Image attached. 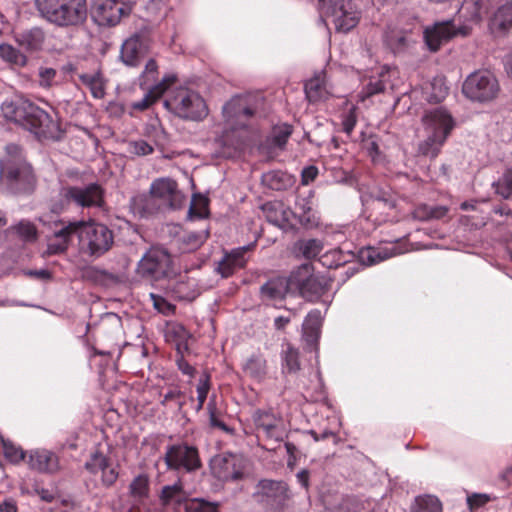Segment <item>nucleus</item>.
Wrapping results in <instances>:
<instances>
[{
	"label": "nucleus",
	"mask_w": 512,
	"mask_h": 512,
	"mask_svg": "<svg viewBox=\"0 0 512 512\" xmlns=\"http://www.w3.org/2000/svg\"><path fill=\"white\" fill-rule=\"evenodd\" d=\"M3 116L30 132L38 139H54L59 132V125L50 114L26 99L5 100L0 102Z\"/></svg>",
	"instance_id": "f257e3e1"
},
{
	"label": "nucleus",
	"mask_w": 512,
	"mask_h": 512,
	"mask_svg": "<svg viewBox=\"0 0 512 512\" xmlns=\"http://www.w3.org/2000/svg\"><path fill=\"white\" fill-rule=\"evenodd\" d=\"M35 6L43 19L60 28L78 27L87 19L86 0H35Z\"/></svg>",
	"instance_id": "f03ea898"
},
{
	"label": "nucleus",
	"mask_w": 512,
	"mask_h": 512,
	"mask_svg": "<svg viewBox=\"0 0 512 512\" xmlns=\"http://www.w3.org/2000/svg\"><path fill=\"white\" fill-rule=\"evenodd\" d=\"M135 205L145 214L157 212L161 205L171 209H179L184 201V195L179 191L176 181L161 178L153 181L149 194H142L135 198Z\"/></svg>",
	"instance_id": "7ed1b4c3"
},
{
	"label": "nucleus",
	"mask_w": 512,
	"mask_h": 512,
	"mask_svg": "<svg viewBox=\"0 0 512 512\" xmlns=\"http://www.w3.org/2000/svg\"><path fill=\"white\" fill-rule=\"evenodd\" d=\"M423 122L430 134L419 143L418 152L423 156L434 159L439 155L442 146L450 135L454 127V121L446 110L436 108L424 115Z\"/></svg>",
	"instance_id": "20e7f679"
},
{
	"label": "nucleus",
	"mask_w": 512,
	"mask_h": 512,
	"mask_svg": "<svg viewBox=\"0 0 512 512\" xmlns=\"http://www.w3.org/2000/svg\"><path fill=\"white\" fill-rule=\"evenodd\" d=\"M165 107L175 116L189 121H201L208 115L203 97L188 88H180L164 101Z\"/></svg>",
	"instance_id": "39448f33"
},
{
	"label": "nucleus",
	"mask_w": 512,
	"mask_h": 512,
	"mask_svg": "<svg viewBox=\"0 0 512 512\" xmlns=\"http://www.w3.org/2000/svg\"><path fill=\"white\" fill-rule=\"evenodd\" d=\"M292 294L298 293L307 301L318 300L331 288V280L323 275L315 274L311 263L298 266L290 274Z\"/></svg>",
	"instance_id": "423d86ee"
},
{
	"label": "nucleus",
	"mask_w": 512,
	"mask_h": 512,
	"mask_svg": "<svg viewBox=\"0 0 512 512\" xmlns=\"http://www.w3.org/2000/svg\"><path fill=\"white\" fill-rule=\"evenodd\" d=\"M81 250L93 257L105 254L113 245V232L104 224L94 221H75Z\"/></svg>",
	"instance_id": "0eeeda50"
},
{
	"label": "nucleus",
	"mask_w": 512,
	"mask_h": 512,
	"mask_svg": "<svg viewBox=\"0 0 512 512\" xmlns=\"http://www.w3.org/2000/svg\"><path fill=\"white\" fill-rule=\"evenodd\" d=\"M104 191L97 183H90L84 187L63 186L58 198L52 201L51 210L54 213H61L71 203L77 206L99 207L103 203Z\"/></svg>",
	"instance_id": "6e6552de"
},
{
	"label": "nucleus",
	"mask_w": 512,
	"mask_h": 512,
	"mask_svg": "<svg viewBox=\"0 0 512 512\" xmlns=\"http://www.w3.org/2000/svg\"><path fill=\"white\" fill-rule=\"evenodd\" d=\"M464 95L480 103L494 100L500 91L499 83L495 76L487 71H477L469 75L463 83Z\"/></svg>",
	"instance_id": "1a4fd4ad"
},
{
	"label": "nucleus",
	"mask_w": 512,
	"mask_h": 512,
	"mask_svg": "<svg viewBox=\"0 0 512 512\" xmlns=\"http://www.w3.org/2000/svg\"><path fill=\"white\" fill-rule=\"evenodd\" d=\"M133 10L131 0H94L92 15L99 26L114 27Z\"/></svg>",
	"instance_id": "9d476101"
},
{
	"label": "nucleus",
	"mask_w": 512,
	"mask_h": 512,
	"mask_svg": "<svg viewBox=\"0 0 512 512\" xmlns=\"http://www.w3.org/2000/svg\"><path fill=\"white\" fill-rule=\"evenodd\" d=\"M137 272L145 278L160 280L172 273V257L162 248H151L139 261Z\"/></svg>",
	"instance_id": "9b49d317"
},
{
	"label": "nucleus",
	"mask_w": 512,
	"mask_h": 512,
	"mask_svg": "<svg viewBox=\"0 0 512 512\" xmlns=\"http://www.w3.org/2000/svg\"><path fill=\"white\" fill-rule=\"evenodd\" d=\"M164 462L169 470H184L188 473L194 472L202 466L198 449L187 443L168 446Z\"/></svg>",
	"instance_id": "f8f14e48"
},
{
	"label": "nucleus",
	"mask_w": 512,
	"mask_h": 512,
	"mask_svg": "<svg viewBox=\"0 0 512 512\" xmlns=\"http://www.w3.org/2000/svg\"><path fill=\"white\" fill-rule=\"evenodd\" d=\"M471 31L472 27L467 23L456 27L454 20L436 22L434 25L425 28L424 40L430 51L437 52L442 44L458 35L466 37L470 35Z\"/></svg>",
	"instance_id": "ddd939ff"
},
{
	"label": "nucleus",
	"mask_w": 512,
	"mask_h": 512,
	"mask_svg": "<svg viewBox=\"0 0 512 512\" xmlns=\"http://www.w3.org/2000/svg\"><path fill=\"white\" fill-rule=\"evenodd\" d=\"M255 496L267 510L282 512L289 500L288 485L284 481L270 479L260 480L256 486Z\"/></svg>",
	"instance_id": "4468645a"
},
{
	"label": "nucleus",
	"mask_w": 512,
	"mask_h": 512,
	"mask_svg": "<svg viewBox=\"0 0 512 512\" xmlns=\"http://www.w3.org/2000/svg\"><path fill=\"white\" fill-rule=\"evenodd\" d=\"M160 500L164 506L172 503L181 505L185 503L187 512H218V504L200 498L187 500L186 493L181 482L171 486H164L160 494Z\"/></svg>",
	"instance_id": "2eb2a0df"
},
{
	"label": "nucleus",
	"mask_w": 512,
	"mask_h": 512,
	"mask_svg": "<svg viewBox=\"0 0 512 512\" xmlns=\"http://www.w3.org/2000/svg\"><path fill=\"white\" fill-rule=\"evenodd\" d=\"M3 174L8 190L13 194H31L36 188L37 179L30 164L10 165Z\"/></svg>",
	"instance_id": "dca6fc26"
},
{
	"label": "nucleus",
	"mask_w": 512,
	"mask_h": 512,
	"mask_svg": "<svg viewBox=\"0 0 512 512\" xmlns=\"http://www.w3.org/2000/svg\"><path fill=\"white\" fill-rule=\"evenodd\" d=\"M246 460L237 454L223 453L210 462L211 473L220 481H237L244 477Z\"/></svg>",
	"instance_id": "f3484780"
},
{
	"label": "nucleus",
	"mask_w": 512,
	"mask_h": 512,
	"mask_svg": "<svg viewBox=\"0 0 512 512\" xmlns=\"http://www.w3.org/2000/svg\"><path fill=\"white\" fill-rule=\"evenodd\" d=\"M151 39L147 32H138L124 41L121 47V59L128 66H137L149 52Z\"/></svg>",
	"instance_id": "a211bd4d"
},
{
	"label": "nucleus",
	"mask_w": 512,
	"mask_h": 512,
	"mask_svg": "<svg viewBox=\"0 0 512 512\" xmlns=\"http://www.w3.org/2000/svg\"><path fill=\"white\" fill-rule=\"evenodd\" d=\"M256 109L249 104L248 98L235 97L223 107L225 119L233 125L244 128L247 122L255 115Z\"/></svg>",
	"instance_id": "6ab92c4d"
},
{
	"label": "nucleus",
	"mask_w": 512,
	"mask_h": 512,
	"mask_svg": "<svg viewBox=\"0 0 512 512\" xmlns=\"http://www.w3.org/2000/svg\"><path fill=\"white\" fill-rule=\"evenodd\" d=\"M252 420L257 431L262 432L266 439L277 442L282 440L281 418L271 409H256L252 414Z\"/></svg>",
	"instance_id": "aec40b11"
},
{
	"label": "nucleus",
	"mask_w": 512,
	"mask_h": 512,
	"mask_svg": "<svg viewBox=\"0 0 512 512\" xmlns=\"http://www.w3.org/2000/svg\"><path fill=\"white\" fill-rule=\"evenodd\" d=\"M326 15L332 17L337 31L345 33L356 27L360 20V14L351 1L342 3L339 7L329 11V14Z\"/></svg>",
	"instance_id": "412c9836"
},
{
	"label": "nucleus",
	"mask_w": 512,
	"mask_h": 512,
	"mask_svg": "<svg viewBox=\"0 0 512 512\" xmlns=\"http://www.w3.org/2000/svg\"><path fill=\"white\" fill-rule=\"evenodd\" d=\"M254 246L255 244H250L225 253L224 257L218 262L217 272L221 274L222 277L228 278L232 276L236 270L244 268L247 263L245 254L252 250Z\"/></svg>",
	"instance_id": "4be33fe9"
},
{
	"label": "nucleus",
	"mask_w": 512,
	"mask_h": 512,
	"mask_svg": "<svg viewBox=\"0 0 512 512\" xmlns=\"http://www.w3.org/2000/svg\"><path fill=\"white\" fill-rule=\"evenodd\" d=\"M60 228L55 230L53 235L48 239L47 253L56 255L65 252L68 249L73 236H77V226L75 222L67 224L60 223Z\"/></svg>",
	"instance_id": "5701e85b"
},
{
	"label": "nucleus",
	"mask_w": 512,
	"mask_h": 512,
	"mask_svg": "<svg viewBox=\"0 0 512 512\" xmlns=\"http://www.w3.org/2000/svg\"><path fill=\"white\" fill-rule=\"evenodd\" d=\"M288 293H292L290 276L270 279L260 288L261 297L273 301L283 300Z\"/></svg>",
	"instance_id": "b1692460"
},
{
	"label": "nucleus",
	"mask_w": 512,
	"mask_h": 512,
	"mask_svg": "<svg viewBox=\"0 0 512 512\" xmlns=\"http://www.w3.org/2000/svg\"><path fill=\"white\" fill-rule=\"evenodd\" d=\"M29 465L31 468L45 473H55L59 470L58 456L48 450H35L29 456Z\"/></svg>",
	"instance_id": "393cba45"
},
{
	"label": "nucleus",
	"mask_w": 512,
	"mask_h": 512,
	"mask_svg": "<svg viewBox=\"0 0 512 512\" xmlns=\"http://www.w3.org/2000/svg\"><path fill=\"white\" fill-rule=\"evenodd\" d=\"M176 81L175 76H167L161 82L153 86L139 101L133 102L131 107L137 111H145L154 104L166 90Z\"/></svg>",
	"instance_id": "a878e982"
},
{
	"label": "nucleus",
	"mask_w": 512,
	"mask_h": 512,
	"mask_svg": "<svg viewBox=\"0 0 512 512\" xmlns=\"http://www.w3.org/2000/svg\"><path fill=\"white\" fill-rule=\"evenodd\" d=\"M384 43L394 54H401L409 50L414 41L408 32L390 29L385 33Z\"/></svg>",
	"instance_id": "bb28decb"
},
{
	"label": "nucleus",
	"mask_w": 512,
	"mask_h": 512,
	"mask_svg": "<svg viewBox=\"0 0 512 512\" xmlns=\"http://www.w3.org/2000/svg\"><path fill=\"white\" fill-rule=\"evenodd\" d=\"M266 219L275 226L284 227L289 222L291 211L280 201H269L261 206Z\"/></svg>",
	"instance_id": "cd10ccee"
},
{
	"label": "nucleus",
	"mask_w": 512,
	"mask_h": 512,
	"mask_svg": "<svg viewBox=\"0 0 512 512\" xmlns=\"http://www.w3.org/2000/svg\"><path fill=\"white\" fill-rule=\"evenodd\" d=\"M262 184L274 191H283L292 187L295 179L292 175L281 170H271L261 177Z\"/></svg>",
	"instance_id": "c85d7f7f"
},
{
	"label": "nucleus",
	"mask_w": 512,
	"mask_h": 512,
	"mask_svg": "<svg viewBox=\"0 0 512 512\" xmlns=\"http://www.w3.org/2000/svg\"><path fill=\"white\" fill-rule=\"evenodd\" d=\"M304 90L306 98L310 103H317L328 99L329 92L326 88L325 75L318 74L306 81Z\"/></svg>",
	"instance_id": "c756f323"
},
{
	"label": "nucleus",
	"mask_w": 512,
	"mask_h": 512,
	"mask_svg": "<svg viewBox=\"0 0 512 512\" xmlns=\"http://www.w3.org/2000/svg\"><path fill=\"white\" fill-rule=\"evenodd\" d=\"M243 370L251 378L262 381L268 373L267 360L262 353H254L247 358Z\"/></svg>",
	"instance_id": "7c9ffc66"
},
{
	"label": "nucleus",
	"mask_w": 512,
	"mask_h": 512,
	"mask_svg": "<svg viewBox=\"0 0 512 512\" xmlns=\"http://www.w3.org/2000/svg\"><path fill=\"white\" fill-rule=\"evenodd\" d=\"M487 11V0H464L459 14L469 22L478 23Z\"/></svg>",
	"instance_id": "2f4dec72"
},
{
	"label": "nucleus",
	"mask_w": 512,
	"mask_h": 512,
	"mask_svg": "<svg viewBox=\"0 0 512 512\" xmlns=\"http://www.w3.org/2000/svg\"><path fill=\"white\" fill-rule=\"evenodd\" d=\"M16 40L25 49L38 51L42 48L45 34L42 29L35 27L18 34Z\"/></svg>",
	"instance_id": "473e14b6"
},
{
	"label": "nucleus",
	"mask_w": 512,
	"mask_h": 512,
	"mask_svg": "<svg viewBox=\"0 0 512 512\" xmlns=\"http://www.w3.org/2000/svg\"><path fill=\"white\" fill-rule=\"evenodd\" d=\"M79 79L83 85L89 90L93 98L102 99L105 96V80L101 72L93 74L83 73L79 75Z\"/></svg>",
	"instance_id": "72a5a7b5"
},
{
	"label": "nucleus",
	"mask_w": 512,
	"mask_h": 512,
	"mask_svg": "<svg viewBox=\"0 0 512 512\" xmlns=\"http://www.w3.org/2000/svg\"><path fill=\"white\" fill-rule=\"evenodd\" d=\"M491 24L500 32H507L512 28V0L507 1L497 9Z\"/></svg>",
	"instance_id": "f704fd0d"
},
{
	"label": "nucleus",
	"mask_w": 512,
	"mask_h": 512,
	"mask_svg": "<svg viewBox=\"0 0 512 512\" xmlns=\"http://www.w3.org/2000/svg\"><path fill=\"white\" fill-rule=\"evenodd\" d=\"M209 232L207 230L198 232H186L181 238L180 249L184 253L193 252L199 249L208 239Z\"/></svg>",
	"instance_id": "c9c22d12"
},
{
	"label": "nucleus",
	"mask_w": 512,
	"mask_h": 512,
	"mask_svg": "<svg viewBox=\"0 0 512 512\" xmlns=\"http://www.w3.org/2000/svg\"><path fill=\"white\" fill-rule=\"evenodd\" d=\"M0 57L13 68H23L27 64V56L10 44H0Z\"/></svg>",
	"instance_id": "e433bc0d"
},
{
	"label": "nucleus",
	"mask_w": 512,
	"mask_h": 512,
	"mask_svg": "<svg viewBox=\"0 0 512 512\" xmlns=\"http://www.w3.org/2000/svg\"><path fill=\"white\" fill-rule=\"evenodd\" d=\"M321 326V313L319 310H312L308 313L303 329L308 342H315L319 336Z\"/></svg>",
	"instance_id": "4c0bfd02"
},
{
	"label": "nucleus",
	"mask_w": 512,
	"mask_h": 512,
	"mask_svg": "<svg viewBox=\"0 0 512 512\" xmlns=\"http://www.w3.org/2000/svg\"><path fill=\"white\" fill-rule=\"evenodd\" d=\"M443 507L441 501L432 495L419 496L415 500V505L411 512H442Z\"/></svg>",
	"instance_id": "58836bf2"
},
{
	"label": "nucleus",
	"mask_w": 512,
	"mask_h": 512,
	"mask_svg": "<svg viewBox=\"0 0 512 512\" xmlns=\"http://www.w3.org/2000/svg\"><path fill=\"white\" fill-rule=\"evenodd\" d=\"M282 370L287 373L300 370L299 351L290 344L282 351Z\"/></svg>",
	"instance_id": "ea45409f"
},
{
	"label": "nucleus",
	"mask_w": 512,
	"mask_h": 512,
	"mask_svg": "<svg viewBox=\"0 0 512 512\" xmlns=\"http://www.w3.org/2000/svg\"><path fill=\"white\" fill-rule=\"evenodd\" d=\"M8 232L16 233L26 242H34L37 239V228L28 220H21L18 224L11 226Z\"/></svg>",
	"instance_id": "a19ab883"
},
{
	"label": "nucleus",
	"mask_w": 512,
	"mask_h": 512,
	"mask_svg": "<svg viewBox=\"0 0 512 512\" xmlns=\"http://www.w3.org/2000/svg\"><path fill=\"white\" fill-rule=\"evenodd\" d=\"M209 414V423L211 427L218 428L226 433H232V429L229 428L224 421L221 419L222 413L216 406V396L213 395L207 405Z\"/></svg>",
	"instance_id": "79ce46f5"
},
{
	"label": "nucleus",
	"mask_w": 512,
	"mask_h": 512,
	"mask_svg": "<svg viewBox=\"0 0 512 512\" xmlns=\"http://www.w3.org/2000/svg\"><path fill=\"white\" fill-rule=\"evenodd\" d=\"M208 199L202 195H194L189 208L191 218H205L208 216Z\"/></svg>",
	"instance_id": "37998d69"
},
{
	"label": "nucleus",
	"mask_w": 512,
	"mask_h": 512,
	"mask_svg": "<svg viewBox=\"0 0 512 512\" xmlns=\"http://www.w3.org/2000/svg\"><path fill=\"white\" fill-rule=\"evenodd\" d=\"M130 494L134 498L142 499L148 496L149 493V480L146 475H138L131 482L130 486Z\"/></svg>",
	"instance_id": "c03bdc74"
},
{
	"label": "nucleus",
	"mask_w": 512,
	"mask_h": 512,
	"mask_svg": "<svg viewBox=\"0 0 512 512\" xmlns=\"http://www.w3.org/2000/svg\"><path fill=\"white\" fill-rule=\"evenodd\" d=\"M1 448L4 457L11 463H18L24 459L23 450L9 440L1 438Z\"/></svg>",
	"instance_id": "a18cd8bd"
},
{
	"label": "nucleus",
	"mask_w": 512,
	"mask_h": 512,
	"mask_svg": "<svg viewBox=\"0 0 512 512\" xmlns=\"http://www.w3.org/2000/svg\"><path fill=\"white\" fill-rule=\"evenodd\" d=\"M291 134L292 126L288 124L276 126L272 130L271 143L278 148H284Z\"/></svg>",
	"instance_id": "49530a36"
},
{
	"label": "nucleus",
	"mask_w": 512,
	"mask_h": 512,
	"mask_svg": "<svg viewBox=\"0 0 512 512\" xmlns=\"http://www.w3.org/2000/svg\"><path fill=\"white\" fill-rule=\"evenodd\" d=\"M495 192L507 199L512 195V168L507 169L494 184Z\"/></svg>",
	"instance_id": "de8ad7c7"
},
{
	"label": "nucleus",
	"mask_w": 512,
	"mask_h": 512,
	"mask_svg": "<svg viewBox=\"0 0 512 512\" xmlns=\"http://www.w3.org/2000/svg\"><path fill=\"white\" fill-rule=\"evenodd\" d=\"M108 462L109 459L103 453L96 451L86 461L85 469L91 474H97L106 467Z\"/></svg>",
	"instance_id": "09e8293b"
},
{
	"label": "nucleus",
	"mask_w": 512,
	"mask_h": 512,
	"mask_svg": "<svg viewBox=\"0 0 512 512\" xmlns=\"http://www.w3.org/2000/svg\"><path fill=\"white\" fill-rule=\"evenodd\" d=\"M210 388H211V376L209 374L205 373L199 379V382H198L197 388H196L197 401H198V404L196 407L197 411H200L203 408L205 401L207 399L208 393L210 391Z\"/></svg>",
	"instance_id": "8fccbe9b"
},
{
	"label": "nucleus",
	"mask_w": 512,
	"mask_h": 512,
	"mask_svg": "<svg viewBox=\"0 0 512 512\" xmlns=\"http://www.w3.org/2000/svg\"><path fill=\"white\" fill-rule=\"evenodd\" d=\"M448 209L443 206H423L416 210V216L421 220L441 219L446 216Z\"/></svg>",
	"instance_id": "3c124183"
},
{
	"label": "nucleus",
	"mask_w": 512,
	"mask_h": 512,
	"mask_svg": "<svg viewBox=\"0 0 512 512\" xmlns=\"http://www.w3.org/2000/svg\"><path fill=\"white\" fill-rule=\"evenodd\" d=\"M299 249L306 259H313L322 252L323 244L320 240L309 239L301 242Z\"/></svg>",
	"instance_id": "603ef678"
},
{
	"label": "nucleus",
	"mask_w": 512,
	"mask_h": 512,
	"mask_svg": "<svg viewBox=\"0 0 512 512\" xmlns=\"http://www.w3.org/2000/svg\"><path fill=\"white\" fill-rule=\"evenodd\" d=\"M371 206L376 210H393L395 208L394 198L385 192H379L372 199Z\"/></svg>",
	"instance_id": "864d4df0"
},
{
	"label": "nucleus",
	"mask_w": 512,
	"mask_h": 512,
	"mask_svg": "<svg viewBox=\"0 0 512 512\" xmlns=\"http://www.w3.org/2000/svg\"><path fill=\"white\" fill-rule=\"evenodd\" d=\"M357 124V108L352 106L346 113L342 115L343 132L350 136Z\"/></svg>",
	"instance_id": "5fc2aeb1"
},
{
	"label": "nucleus",
	"mask_w": 512,
	"mask_h": 512,
	"mask_svg": "<svg viewBox=\"0 0 512 512\" xmlns=\"http://www.w3.org/2000/svg\"><path fill=\"white\" fill-rule=\"evenodd\" d=\"M150 297L153 301L154 308L158 312H160L164 315H169L174 312L175 307L171 303H169L165 298H163L162 296L151 293Z\"/></svg>",
	"instance_id": "6e6d98bb"
},
{
	"label": "nucleus",
	"mask_w": 512,
	"mask_h": 512,
	"mask_svg": "<svg viewBox=\"0 0 512 512\" xmlns=\"http://www.w3.org/2000/svg\"><path fill=\"white\" fill-rule=\"evenodd\" d=\"M385 89L386 84L382 79L370 80L362 91L363 98H369L376 94L383 93Z\"/></svg>",
	"instance_id": "4d7b16f0"
},
{
	"label": "nucleus",
	"mask_w": 512,
	"mask_h": 512,
	"mask_svg": "<svg viewBox=\"0 0 512 512\" xmlns=\"http://www.w3.org/2000/svg\"><path fill=\"white\" fill-rule=\"evenodd\" d=\"M492 498L488 494L482 493H474L467 498V504L471 511L483 507L488 502H490Z\"/></svg>",
	"instance_id": "13d9d810"
},
{
	"label": "nucleus",
	"mask_w": 512,
	"mask_h": 512,
	"mask_svg": "<svg viewBox=\"0 0 512 512\" xmlns=\"http://www.w3.org/2000/svg\"><path fill=\"white\" fill-rule=\"evenodd\" d=\"M154 148L144 140L130 143V152L138 156H146L153 153Z\"/></svg>",
	"instance_id": "bf43d9fd"
},
{
	"label": "nucleus",
	"mask_w": 512,
	"mask_h": 512,
	"mask_svg": "<svg viewBox=\"0 0 512 512\" xmlns=\"http://www.w3.org/2000/svg\"><path fill=\"white\" fill-rule=\"evenodd\" d=\"M340 257H341V251L335 249V250H331V251L327 252L326 254H324L321 257V261H322L323 265H326L329 268H332V267L337 268L342 264Z\"/></svg>",
	"instance_id": "052dcab7"
},
{
	"label": "nucleus",
	"mask_w": 512,
	"mask_h": 512,
	"mask_svg": "<svg viewBox=\"0 0 512 512\" xmlns=\"http://www.w3.org/2000/svg\"><path fill=\"white\" fill-rule=\"evenodd\" d=\"M101 473H102L101 481H102L103 485L106 487L112 486L118 478V472L116 471V469L114 467H112L110 465L109 462L106 465V467L101 471Z\"/></svg>",
	"instance_id": "680f3d73"
},
{
	"label": "nucleus",
	"mask_w": 512,
	"mask_h": 512,
	"mask_svg": "<svg viewBox=\"0 0 512 512\" xmlns=\"http://www.w3.org/2000/svg\"><path fill=\"white\" fill-rule=\"evenodd\" d=\"M318 168L314 165L305 167L301 172V183L302 185H309L318 176Z\"/></svg>",
	"instance_id": "e2e57ef3"
},
{
	"label": "nucleus",
	"mask_w": 512,
	"mask_h": 512,
	"mask_svg": "<svg viewBox=\"0 0 512 512\" xmlns=\"http://www.w3.org/2000/svg\"><path fill=\"white\" fill-rule=\"evenodd\" d=\"M56 76V70L49 67H41L39 70L41 86H50Z\"/></svg>",
	"instance_id": "0e129e2a"
},
{
	"label": "nucleus",
	"mask_w": 512,
	"mask_h": 512,
	"mask_svg": "<svg viewBox=\"0 0 512 512\" xmlns=\"http://www.w3.org/2000/svg\"><path fill=\"white\" fill-rule=\"evenodd\" d=\"M319 8L323 14H329V11L339 7L342 3H346L345 0H318Z\"/></svg>",
	"instance_id": "69168bd1"
},
{
	"label": "nucleus",
	"mask_w": 512,
	"mask_h": 512,
	"mask_svg": "<svg viewBox=\"0 0 512 512\" xmlns=\"http://www.w3.org/2000/svg\"><path fill=\"white\" fill-rule=\"evenodd\" d=\"M177 366L179 368V370L185 374V375H189V376H193V374L195 373V368L193 366H191L184 358L183 356L179 357L177 359Z\"/></svg>",
	"instance_id": "338daca9"
},
{
	"label": "nucleus",
	"mask_w": 512,
	"mask_h": 512,
	"mask_svg": "<svg viewBox=\"0 0 512 512\" xmlns=\"http://www.w3.org/2000/svg\"><path fill=\"white\" fill-rule=\"evenodd\" d=\"M18 508L13 499H8L0 504V512H17Z\"/></svg>",
	"instance_id": "774afa93"
}]
</instances>
